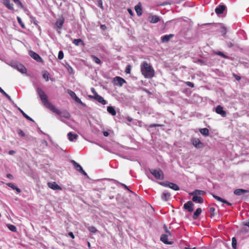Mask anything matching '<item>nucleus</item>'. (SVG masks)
<instances>
[{
	"label": "nucleus",
	"instance_id": "nucleus-1",
	"mask_svg": "<svg viewBox=\"0 0 249 249\" xmlns=\"http://www.w3.org/2000/svg\"><path fill=\"white\" fill-rule=\"evenodd\" d=\"M36 91L38 94L42 104L47 108L56 114L66 119H69L71 116L70 113L67 110L60 111L54 105L50 103L48 99V96L45 92L39 87L36 88Z\"/></svg>",
	"mask_w": 249,
	"mask_h": 249
},
{
	"label": "nucleus",
	"instance_id": "nucleus-2",
	"mask_svg": "<svg viewBox=\"0 0 249 249\" xmlns=\"http://www.w3.org/2000/svg\"><path fill=\"white\" fill-rule=\"evenodd\" d=\"M141 71L142 74L145 78H151L155 75V71L150 65L146 61H143L141 64Z\"/></svg>",
	"mask_w": 249,
	"mask_h": 249
},
{
	"label": "nucleus",
	"instance_id": "nucleus-3",
	"mask_svg": "<svg viewBox=\"0 0 249 249\" xmlns=\"http://www.w3.org/2000/svg\"><path fill=\"white\" fill-rule=\"evenodd\" d=\"M149 172L156 179L159 180H163L164 179V174L161 169H150Z\"/></svg>",
	"mask_w": 249,
	"mask_h": 249
},
{
	"label": "nucleus",
	"instance_id": "nucleus-4",
	"mask_svg": "<svg viewBox=\"0 0 249 249\" xmlns=\"http://www.w3.org/2000/svg\"><path fill=\"white\" fill-rule=\"evenodd\" d=\"M10 66L14 69L18 70L22 74L27 72V69L21 63L18 62H13L10 64Z\"/></svg>",
	"mask_w": 249,
	"mask_h": 249
},
{
	"label": "nucleus",
	"instance_id": "nucleus-5",
	"mask_svg": "<svg viewBox=\"0 0 249 249\" xmlns=\"http://www.w3.org/2000/svg\"><path fill=\"white\" fill-rule=\"evenodd\" d=\"M159 184L162 186L170 188L175 191H178L179 190V187L178 186L174 183L170 182L169 181H164L160 182H159Z\"/></svg>",
	"mask_w": 249,
	"mask_h": 249
},
{
	"label": "nucleus",
	"instance_id": "nucleus-6",
	"mask_svg": "<svg viewBox=\"0 0 249 249\" xmlns=\"http://www.w3.org/2000/svg\"><path fill=\"white\" fill-rule=\"evenodd\" d=\"M71 163L73 165L74 169L78 172L83 175L84 176L88 177L87 173L83 170L82 167L77 162L74 160H71Z\"/></svg>",
	"mask_w": 249,
	"mask_h": 249
},
{
	"label": "nucleus",
	"instance_id": "nucleus-7",
	"mask_svg": "<svg viewBox=\"0 0 249 249\" xmlns=\"http://www.w3.org/2000/svg\"><path fill=\"white\" fill-rule=\"evenodd\" d=\"M191 142L196 149L202 148L204 146V143L202 142L198 138H192Z\"/></svg>",
	"mask_w": 249,
	"mask_h": 249
},
{
	"label": "nucleus",
	"instance_id": "nucleus-8",
	"mask_svg": "<svg viewBox=\"0 0 249 249\" xmlns=\"http://www.w3.org/2000/svg\"><path fill=\"white\" fill-rule=\"evenodd\" d=\"M69 95L77 103L80 104L83 107H86V104L83 103L81 99H79L76 95L75 93L71 89H68L67 91Z\"/></svg>",
	"mask_w": 249,
	"mask_h": 249
},
{
	"label": "nucleus",
	"instance_id": "nucleus-9",
	"mask_svg": "<svg viewBox=\"0 0 249 249\" xmlns=\"http://www.w3.org/2000/svg\"><path fill=\"white\" fill-rule=\"evenodd\" d=\"M30 56L33 58L34 59L36 60L38 62H43V60L42 58L39 56L38 54L34 52V51H31L29 52Z\"/></svg>",
	"mask_w": 249,
	"mask_h": 249
},
{
	"label": "nucleus",
	"instance_id": "nucleus-10",
	"mask_svg": "<svg viewBox=\"0 0 249 249\" xmlns=\"http://www.w3.org/2000/svg\"><path fill=\"white\" fill-rule=\"evenodd\" d=\"M89 97L91 99H93L97 101L98 103L101 104L103 105L107 104V102L104 99L103 97L99 95H96V96H89Z\"/></svg>",
	"mask_w": 249,
	"mask_h": 249
},
{
	"label": "nucleus",
	"instance_id": "nucleus-11",
	"mask_svg": "<svg viewBox=\"0 0 249 249\" xmlns=\"http://www.w3.org/2000/svg\"><path fill=\"white\" fill-rule=\"evenodd\" d=\"M113 81L114 84L119 87H122L126 82L124 79L119 76L114 77Z\"/></svg>",
	"mask_w": 249,
	"mask_h": 249
},
{
	"label": "nucleus",
	"instance_id": "nucleus-12",
	"mask_svg": "<svg viewBox=\"0 0 249 249\" xmlns=\"http://www.w3.org/2000/svg\"><path fill=\"white\" fill-rule=\"evenodd\" d=\"M226 45L229 48H231L234 51H237L239 49V46L237 43H234L231 41H227L226 42Z\"/></svg>",
	"mask_w": 249,
	"mask_h": 249
},
{
	"label": "nucleus",
	"instance_id": "nucleus-13",
	"mask_svg": "<svg viewBox=\"0 0 249 249\" xmlns=\"http://www.w3.org/2000/svg\"><path fill=\"white\" fill-rule=\"evenodd\" d=\"M48 186L53 190H62V188L55 182H48Z\"/></svg>",
	"mask_w": 249,
	"mask_h": 249
},
{
	"label": "nucleus",
	"instance_id": "nucleus-14",
	"mask_svg": "<svg viewBox=\"0 0 249 249\" xmlns=\"http://www.w3.org/2000/svg\"><path fill=\"white\" fill-rule=\"evenodd\" d=\"M193 203L191 201L189 200L184 204L183 208L188 210V211L189 212H192L193 211Z\"/></svg>",
	"mask_w": 249,
	"mask_h": 249
},
{
	"label": "nucleus",
	"instance_id": "nucleus-15",
	"mask_svg": "<svg viewBox=\"0 0 249 249\" xmlns=\"http://www.w3.org/2000/svg\"><path fill=\"white\" fill-rule=\"evenodd\" d=\"M215 112L221 115L222 117H224L226 116L227 113L223 110V108L221 106L219 105L215 108Z\"/></svg>",
	"mask_w": 249,
	"mask_h": 249
},
{
	"label": "nucleus",
	"instance_id": "nucleus-16",
	"mask_svg": "<svg viewBox=\"0 0 249 249\" xmlns=\"http://www.w3.org/2000/svg\"><path fill=\"white\" fill-rule=\"evenodd\" d=\"M226 9V6L223 4H220L215 9V12L217 15H220L223 13Z\"/></svg>",
	"mask_w": 249,
	"mask_h": 249
},
{
	"label": "nucleus",
	"instance_id": "nucleus-17",
	"mask_svg": "<svg viewBox=\"0 0 249 249\" xmlns=\"http://www.w3.org/2000/svg\"><path fill=\"white\" fill-rule=\"evenodd\" d=\"M3 4L9 10L14 11V5L12 3H10V0H3Z\"/></svg>",
	"mask_w": 249,
	"mask_h": 249
},
{
	"label": "nucleus",
	"instance_id": "nucleus-18",
	"mask_svg": "<svg viewBox=\"0 0 249 249\" xmlns=\"http://www.w3.org/2000/svg\"><path fill=\"white\" fill-rule=\"evenodd\" d=\"M135 10L138 16H141L142 14V10L141 2H139L135 7Z\"/></svg>",
	"mask_w": 249,
	"mask_h": 249
},
{
	"label": "nucleus",
	"instance_id": "nucleus-19",
	"mask_svg": "<svg viewBox=\"0 0 249 249\" xmlns=\"http://www.w3.org/2000/svg\"><path fill=\"white\" fill-rule=\"evenodd\" d=\"M171 196V194L167 191H164L161 196V199L164 201H168Z\"/></svg>",
	"mask_w": 249,
	"mask_h": 249
},
{
	"label": "nucleus",
	"instance_id": "nucleus-20",
	"mask_svg": "<svg viewBox=\"0 0 249 249\" xmlns=\"http://www.w3.org/2000/svg\"><path fill=\"white\" fill-rule=\"evenodd\" d=\"M160 240L165 244L172 245V242H169L168 241V235L165 234H162L160 236Z\"/></svg>",
	"mask_w": 249,
	"mask_h": 249
},
{
	"label": "nucleus",
	"instance_id": "nucleus-21",
	"mask_svg": "<svg viewBox=\"0 0 249 249\" xmlns=\"http://www.w3.org/2000/svg\"><path fill=\"white\" fill-rule=\"evenodd\" d=\"M64 23V19L60 18L58 19L55 23V26L59 30H61Z\"/></svg>",
	"mask_w": 249,
	"mask_h": 249
},
{
	"label": "nucleus",
	"instance_id": "nucleus-22",
	"mask_svg": "<svg viewBox=\"0 0 249 249\" xmlns=\"http://www.w3.org/2000/svg\"><path fill=\"white\" fill-rule=\"evenodd\" d=\"M173 36V34L166 35L161 36V40L162 42H167L169 41L170 39Z\"/></svg>",
	"mask_w": 249,
	"mask_h": 249
},
{
	"label": "nucleus",
	"instance_id": "nucleus-23",
	"mask_svg": "<svg viewBox=\"0 0 249 249\" xmlns=\"http://www.w3.org/2000/svg\"><path fill=\"white\" fill-rule=\"evenodd\" d=\"M192 199L193 201L200 204H201L204 202L203 199L202 197L198 196H193Z\"/></svg>",
	"mask_w": 249,
	"mask_h": 249
},
{
	"label": "nucleus",
	"instance_id": "nucleus-24",
	"mask_svg": "<svg viewBox=\"0 0 249 249\" xmlns=\"http://www.w3.org/2000/svg\"><path fill=\"white\" fill-rule=\"evenodd\" d=\"M6 185L10 187L13 190H16L17 194H19L21 192V190L16 186L13 183H6Z\"/></svg>",
	"mask_w": 249,
	"mask_h": 249
},
{
	"label": "nucleus",
	"instance_id": "nucleus-25",
	"mask_svg": "<svg viewBox=\"0 0 249 249\" xmlns=\"http://www.w3.org/2000/svg\"><path fill=\"white\" fill-rule=\"evenodd\" d=\"M68 138L70 141L73 142L76 140L78 136L77 134H73L71 132H69L68 135Z\"/></svg>",
	"mask_w": 249,
	"mask_h": 249
},
{
	"label": "nucleus",
	"instance_id": "nucleus-26",
	"mask_svg": "<svg viewBox=\"0 0 249 249\" xmlns=\"http://www.w3.org/2000/svg\"><path fill=\"white\" fill-rule=\"evenodd\" d=\"M149 20L151 23H156L160 20V18L156 15L152 16L149 18Z\"/></svg>",
	"mask_w": 249,
	"mask_h": 249
},
{
	"label": "nucleus",
	"instance_id": "nucleus-27",
	"mask_svg": "<svg viewBox=\"0 0 249 249\" xmlns=\"http://www.w3.org/2000/svg\"><path fill=\"white\" fill-rule=\"evenodd\" d=\"M248 191L245 189H238L234 191V194L237 196H241L247 193Z\"/></svg>",
	"mask_w": 249,
	"mask_h": 249
},
{
	"label": "nucleus",
	"instance_id": "nucleus-28",
	"mask_svg": "<svg viewBox=\"0 0 249 249\" xmlns=\"http://www.w3.org/2000/svg\"><path fill=\"white\" fill-rule=\"evenodd\" d=\"M107 111L112 116H115L116 114V111L114 107L112 106H108L107 107Z\"/></svg>",
	"mask_w": 249,
	"mask_h": 249
},
{
	"label": "nucleus",
	"instance_id": "nucleus-29",
	"mask_svg": "<svg viewBox=\"0 0 249 249\" xmlns=\"http://www.w3.org/2000/svg\"><path fill=\"white\" fill-rule=\"evenodd\" d=\"M0 92L12 104H14V101L11 99V97L6 93L0 87Z\"/></svg>",
	"mask_w": 249,
	"mask_h": 249
},
{
	"label": "nucleus",
	"instance_id": "nucleus-30",
	"mask_svg": "<svg viewBox=\"0 0 249 249\" xmlns=\"http://www.w3.org/2000/svg\"><path fill=\"white\" fill-rule=\"evenodd\" d=\"M64 67L66 68L70 74H74V71L73 69L68 63H66V64L64 65Z\"/></svg>",
	"mask_w": 249,
	"mask_h": 249
},
{
	"label": "nucleus",
	"instance_id": "nucleus-31",
	"mask_svg": "<svg viewBox=\"0 0 249 249\" xmlns=\"http://www.w3.org/2000/svg\"><path fill=\"white\" fill-rule=\"evenodd\" d=\"M73 43L76 46H79L81 44L83 46L85 45L84 41L80 38L74 39L73 41Z\"/></svg>",
	"mask_w": 249,
	"mask_h": 249
},
{
	"label": "nucleus",
	"instance_id": "nucleus-32",
	"mask_svg": "<svg viewBox=\"0 0 249 249\" xmlns=\"http://www.w3.org/2000/svg\"><path fill=\"white\" fill-rule=\"evenodd\" d=\"M202 212L201 208H197L195 212H194L193 215V218L194 219H196L197 217L200 215Z\"/></svg>",
	"mask_w": 249,
	"mask_h": 249
},
{
	"label": "nucleus",
	"instance_id": "nucleus-33",
	"mask_svg": "<svg viewBox=\"0 0 249 249\" xmlns=\"http://www.w3.org/2000/svg\"><path fill=\"white\" fill-rule=\"evenodd\" d=\"M199 132L204 136H208L209 135V131L207 128L200 129Z\"/></svg>",
	"mask_w": 249,
	"mask_h": 249
},
{
	"label": "nucleus",
	"instance_id": "nucleus-34",
	"mask_svg": "<svg viewBox=\"0 0 249 249\" xmlns=\"http://www.w3.org/2000/svg\"><path fill=\"white\" fill-rule=\"evenodd\" d=\"M214 53L215 54L220 55V56H222V57L226 58V59H230V57L229 56H227V55H226L223 53H222V52H220V51H215L214 52Z\"/></svg>",
	"mask_w": 249,
	"mask_h": 249
},
{
	"label": "nucleus",
	"instance_id": "nucleus-35",
	"mask_svg": "<svg viewBox=\"0 0 249 249\" xmlns=\"http://www.w3.org/2000/svg\"><path fill=\"white\" fill-rule=\"evenodd\" d=\"M215 209L214 207H211L209 209V212L211 214V217L212 218L213 217H214L216 214L215 213Z\"/></svg>",
	"mask_w": 249,
	"mask_h": 249
},
{
	"label": "nucleus",
	"instance_id": "nucleus-36",
	"mask_svg": "<svg viewBox=\"0 0 249 249\" xmlns=\"http://www.w3.org/2000/svg\"><path fill=\"white\" fill-rule=\"evenodd\" d=\"M232 247L234 249H236L237 248V240L235 237L232 238Z\"/></svg>",
	"mask_w": 249,
	"mask_h": 249
},
{
	"label": "nucleus",
	"instance_id": "nucleus-37",
	"mask_svg": "<svg viewBox=\"0 0 249 249\" xmlns=\"http://www.w3.org/2000/svg\"><path fill=\"white\" fill-rule=\"evenodd\" d=\"M13 1L15 3V4L18 7L21 8H23V5L21 2L19 0H13Z\"/></svg>",
	"mask_w": 249,
	"mask_h": 249
},
{
	"label": "nucleus",
	"instance_id": "nucleus-38",
	"mask_svg": "<svg viewBox=\"0 0 249 249\" xmlns=\"http://www.w3.org/2000/svg\"><path fill=\"white\" fill-rule=\"evenodd\" d=\"M8 227V229L13 232H16L17 231V228L13 225L9 224Z\"/></svg>",
	"mask_w": 249,
	"mask_h": 249
},
{
	"label": "nucleus",
	"instance_id": "nucleus-39",
	"mask_svg": "<svg viewBox=\"0 0 249 249\" xmlns=\"http://www.w3.org/2000/svg\"><path fill=\"white\" fill-rule=\"evenodd\" d=\"M92 58L93 59V60L97 64H101V61L100 60V59L98 58L97 57L94 56V55H93L92 56Z\"/></svg>",
	"mask_w": 249,
	"mask_h": 249
},
{
	"label": "nucleus",
	"instance_id": "nucleus-40",
	"mask_svg": "<svg viewBox=\"0 0 249 249\" xmlns=\"http://www.w3.org/2000/svg\"><path fill=\"white\" fill-rule=\"evenodd\" d=\"M96 5L101 8L102 10H104V6L103 5V1L102 0H98L96 3Z\"/></svg>",
	"mask_w": 249,
	"mask_h": 249
},
{
	"label": "nucleus",
	"instance_id": "nucleus-41",
	"mask_svg": "<svg viewBox=\"0 0 249 249\" xmlns=\"http://www.w3.org/2000/svg\"><path fill=\"white\" fill-rule=\"evenodd\" d=\"M17 20H18V23L20 24V26L22 28H25V25H24V24L22 21L21 18L20 17H17Z\"/></svg>",
	"mask_w": 249,
	"mask_h": 249
},
{
	"label": "nucleus",
	"instance_id": "nucleus-42",
	"mask_svg": "<svg viewBox=\"0 0 249 249\" xmlns=\"http://www.w3.org/2000/svg\"><path fill=\"white\" fill-rule=\"evenodd\" d=\"M213 198L217 201H220L222 203L224 201V199H223L222 198H221L217 196H216L215 195H213Z\"/></svg>",
	"mask_w": 249,
	"mask_h": 249
},
{
	"label": "nucleus",
	"instance_id": "nucleus-43",
	"mask_svg": "<svg viewBox=\"0 0 249 249\" xmlns=\"http://www.w3.org/2000/svg\"><path fill=\"white\" fill-rule=\"evenodd\" d=\"M89 231L92 233H95L97 231V230L94 226H90L88 228Z\"/></svg>",
	"mask_w": 249,
	"mask_h": 249
},
{
	"label": "nucleus",
	"instance_id": "nucleus-44",
	"mask_svg": "<svg viewBox=\"0 0 249 249\" xmlns=\"http://www.w3.org/2000/svg\"><path fill=\"white\" fill-rule=\"evenodd\" d=\"M118 182L119 183H120V185H121L122 187H123L124 189H125L126 190H128V191L129 192H130V193H133V194H134V193L133 191H131V190L128 188V187H127L125 184H124V183H120V182Z\"/></svg>",
	"mask_w": 249,
	"mask_h": 249
},
{
	"label": "nucleus",
	"instance_id": "nucleus-45",
	"mask_svg": "<svg viewBox=\"0 0 249 249\" xmlns=\"http://www.w3.org/2000/svg\"><path fill=\"white\" fill-rule=\"evenodd\" d=\"M30 18H31V22H33L35 25H37L38 21L36 19V18H35L33 16H30Z\"/></svg>",
	"mask_w": 249,
	"mask_h": 249
},
{
	"label": "nucleus",
	"instance_id": "nucleus-46",
	"mask_svg": "<svg viewBox=\"0 0 249 249\" xmlns=\"http://www.w3.org/2000/svg\"><path fill=\"white\" fill-rule=\"evenodd\" d=\"M64 57V53L62 51H60L58 53V58L60 60H61Z\"/></svg>",
	"mask_w": 249,
	"mask_h": 249
},
{
	"label": "nucleus",
	"instance_id": "nucleus-47",
	"mask_svg": "<svg viewBox=\"0 0 249 249\" xmlns=\"http://www.w3.org/2000/svg\"><path fill=\"white\" fill-rule=\"evenodd\" d=\"M221 32L222 33V35L223 36H225L226 33H227V29L225 27H222L221 28Z\"/></svg>",
	"mask_w": 249,
	"mask_h": 249
},
{
	"label": "nucleus",
	"instance_id": "nucleus-48",
	"mask_svg": "<svg viewBox=\"0 0 249 249\" xmlns=\"http://www.w3.org/2000/svg\"><path fill=\"white\" fill-rule=\"evenodd\" d=\"M23 116L28 121L34 122V120L32 118H31L30 116H29L28 115H27L25 113L23 114Z\"/></svg>",
	"mask_w": 249,
	"mask_h": 249
},
{
	"label": "nucleus",
	"instance_id": "nucleus-49",
	"mask_svg": "<svg viewBox=\"0 0 249 249\" xmlns=\"http://www.w3.org/2000/svg\"><path fill=\"white\" fill-rule=\"evenodd\" d=\"M131 70V66L130 65H127L125 69V72L127 74H129L130 73Z\"/></svg>",
	"mask_w": 249,
	"mask_h": 249
},
{
	"label": "nucleus",
	"instance_id": "nucleus-50",
	"mask_svg": "<svg viewBox=\"0 0 249 249\" xmlns=\"http://www.w3.org/2000/svg\"><path fill=\"white\" fill-rule=\"evenodd\" d=\"M17 132H18V135H19L21 137H25V134L24 133V132L21 129L18 130Z\"/></svg>",
	"mask_w": 249,
	"mask_h": 249
},
{
	"label": "nucleus",
	"instance_id": "nucleus-51",
	"mask_svg": "<svg viewBox=\"0 0 249 249\" xmlns=\"http://www.w3.org/2000/svg\"><path fill=\"white\" fill-rule=\"evenodd\" d=\"M196 194L197 195H203L205 193V192L202 190L196 189Z\"/></svg>",
	"mask_w": 249,
	"mask_h": 249
},
{
	"label": "nucleus",
	"instance_id": "nucleus-52",
	"mask_svg": "<svg viewBox=\"0 0 249 249\" xmlns=\"http://www.w3.org/2000/svg\"><path fill=\"white\" fill-rule=\"evenodd\" d=\"M185 84L186 85H187V86H188L189 87H190L191 88L194 87V84L192 82H189V81H187V82H185Z\"/></svg>",
	"mask_w": 249,
	"mask_h": 249
},
{
	"label": "nucleus",
	"instance_id": "nucleus-53",
	"mask_svg": "<svg viewBox=\"0 0 249 249\" xmlns=\"http://www.w3.org/2000/svg\"><path fill=\"white\" fill-rule=\"evenodd\" d=\"M91 91L92 92V93L93 94V95H89V96H96V95H98V93H97V92L96 91L95 89H94V88H92L91 89Z\"/></svg>",
	"mask_w": 249,
	"mask_h": 249
},
{
	"label": "nucleus",
	"instance_id": "nucleus-54",
	"mask_svg": "<svg viewBox=\"0 0 249 249\" xmlns=\"http://www.w3.org/2000/svg\"><path fill=\"white\" fill-rule=\"evenodd\" d=\"M163 125L162 124H150L149 125V127H156V126H162Z\"/></svg>",
	"mask_w": 249,
	"mask_h": 249
},
{
	"label": "nucleus",
	"instance_id": "nucleus-55",
	"mask_svg": "<svg viewBox=\"0 0 249 249\" xmlns=\"http://www.w3.org/2000/svg\"><path fill=\"white\" fill-rule=\"evenodd\" d=\"M14 105V106L16 107L18 111H20V112L23 115L25 112L19 107H18L16 104H13Z\"/></svg>",
	"mask_w": 249,
	"mask_h": 249
},
{
	"label": "nucleus",
	"instance_id": "nucleus-56",
	"mask_svg": "<svg viewBox=\"0 0 249 249\" xmlns=\"http://www.w3.org/2000/svg\"><path fill=\"white\" fill-rule=\"evenodd\" d=\"M40 133L41 134H45V135H46V136H47V137H48L49 140H50V141L51 142H52V139L51 137L49 135H48V134H45L44 132H43L42 130H40Z\"/></svg>",
	"mask_w": 249,
	"mask_h": 249
},
{
	"label": "nucleus",
	"instance_id": "nucleus-57",
	"mask_svg": "<svg viewBox=\"0 0 249 249\" xmlns=\"http://www.w3.org/2000/svg\"><path fill=\"white\" fill-rule=\"evenodd\" d=\"M42 76H43V78H44L46 81H48L49 80V76H48V75L47 73H44L42 75Z\"/></svg>",
	"mask_w": 249,
	"mask_h": 249
},
{
	"label": "nucleus",
	"instance_id": "nucleus-58",
	"mask_svg": "<svg viewBox=\"0 0 249 249\" xmlns=\"http://www.w3.org/2000/svg\"><path fill=\"white\" fill-rule=\"evenodd\" d=\"M163 228H164V230H165V232L166 233H168L169 235H171V232H170V231H169L168 230L167 227V226L165 225H164Z\"/></svg>",
	"mask_w": 249,
	"mask_h": 249
},
{
	"label": "nucleus",
	"instance_id": "nucleus-59",
	"mask_svg": "<svg viewBox=\"0 0 249 249\" xmlns=\"http://www.w3.org/2000/svg\"><path fill=\"white\" fill-rule=\"evenodd\" d=\"M126 120L128 122V123H127V124H129V123H131L133 119L130 117H127V118H126Z\"/></svg>",
	"mask_w": 249,
	"mask_h": 249
},
{
	"label": "nucleus",
	"instance_id": "nucleus-60",
	"mask_svg": "<svg viewBox=\"0 0 249 249\" xmlns=\"http://www.w3.org/2000/svg\"><path fill=\"white\" fill-rule=\"evenodd\" d=\"M233 75L236 80L240 81V80L241 79V77L237 75V74H233Z\"/></svg>",
	"mask_w": 249,
	"mask_h": 249
},
{
	"label": "nucleus",
	"instance_id": "nucleus-61",
	"mask_svg": "<svg viewBox=\"0 0 249 249\" xmlns=\"http://www.w3.org/2000/svg\"><path fill=\"white\" fill-rule=\"evenodd\" d=\"M41 143H42V144H44L46 146H48V142L46 140H43L42 141Z\"/></svg>",
	"mask_w": 249,
	"mask_h": 249
},
{
	"label": "nucleus",
	"instance_id": "nucleus-62",
	"mask_svg": "<svg viewBox=\"0 0 249 249\" xmlns=\"http://www.w3.org/2000/svg\"><path fill=\"white\" fill-rule=\"evenodd\" d=\"M6 177L7 178H9V179H13V176L12 175L10 174H8L7 175H6Z\"/></svg>",
	"mask_w": 249,
	"mask_h": 249
},
{
	"label": "nucleus",
	"instance_id": "nucleus-63",
	"mask_svg": "<svg viewBox=\"0 0 249 249\" xmlns=\"http://www.w3.org/2000/svg\"><path fill=\"white\" fill-rule=\"evenodd\" d=\"M190 195H191V196H197V194H196V189L192 193H190L189 194Z\"/></svg>",
	"mask_w": 249,
	"mask_h": 249
},
{
	"label": "nucleus",
	"instance_id": "nucleus-64",
	"mask_svg": "<svg viewBox=\"0 0 249 249\" xmlns=\"http://www.w3.org/2000/svg\"><path fill=\"white\" fill-rule=\"evenodd\" d=\"M68 234L72 239L74 238V234L72 232H70Z\"/></svg>",
	"mask_w": 249,
	"mask_h": 249
}]
</instances>
